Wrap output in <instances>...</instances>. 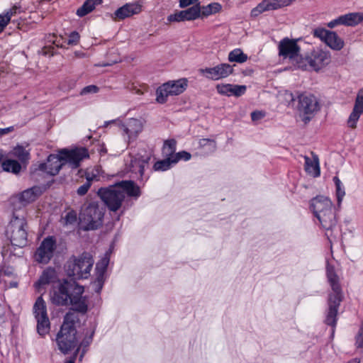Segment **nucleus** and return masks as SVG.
Segmentation results:
<instances>
[{
	"label": "nucleus",
	"instance_id": "1",
	"mask_svg": "<svg viewBox=\"0 0 363 363\" xmlns=\"http://www.w3.org/2000/svg\"><path fill=\"white\" fill-rule=\"evenodd\" d=\"M84 287L67 280L54 284L50 292V300L56 306H67L71 304V311L84 313L87 311L85 297L82 296Z\"/></svg>",
	"mask_w": 363,
	"mask_h": 363
},
{
	"label": "nucleus",
	"instance_id": "2",
	"mask_svg": "<svg viewBox=\"0 0 363 363\" xmlns=\"http://www.w3.org/2000/svg\"><path fill=\"white\" fill-rule=\"evenodd\" d=\"M98 194L110 211H116L121 208L125 194L137 197L140 195V189L132 181H122L99 189Z\"/></svg>",
	"mask_w": 363,
	"mask_h": 363
},
{
	"label": "nucleus",
	"instance_id": "3",
	"mask_svg": "<svg viewBox=\"0 0 363 363\" xmlns=\"http://www.w3.org/2000/svg\"><path fill=\"white\" fill-rule=\"evenodd\" d=\"M88 157V150L84 147L72 150H64L58 155H50L47 162L40 164L39 169L54 176L59 172L63 165L69 164L72 168H77L82 160Z\"/></svg>",
	"mask_w": 363,
	"mask_h": 363
},
{
	"label": "nucleus",
	"instance_id": "4",
	"mask_svg": "<svg viewBox=\"0 0 363 363\" xmlns=\"http://www.w3.org/2000/svg\"><path fill=\"white\" fill-rule=\"evenodd\" d=\"M326 275L332 292L329 294L328 308L324 322L326 325L334 327L336 325L337 311L343 299V295L339 277L335 272L334 266L329 261L326 263Z\"/></svg>",
	"mask_w": 363,
	"mask_h": 363
},
{
	"label": "nucleus",
	"instance_id": "5",
	"mask_svg": "<svg viewBox=\"0 0 363 363\" xmlns=\"http://www.w3.org/2000/svg\"><path fill=\"white\" fill-rule=\"evenodd\" d=\"M79 320V315L74 311H69L64 318L63 323L56 339L59 350L64 354L67 353L77 346L75 325Z\"/></svg>",
	"mask_w": 363,
	"mask_h": 363
},
{
	"label": "nucleus",
	"instance_id": "6",
	"mask_svg": "<svg viewBox=\"0 0 363 363\" xmlns=\"http://www.w3.org/2000/svg\"><path fill=\"white\" fill-rule=\"evenodd\" d=\"M279 55L284 59H289L290 62L299 69H307L308 67L317 70L314 62L309 58H303L300 54L301 48L296 40L288 38L281 40L278 45Z\"/></svg>",
	"mask_w": 363,
	"mask_h": 363
},
{
	"label": "nucleus",
	"instance_id": "7",
	"mask_svg": "<svg viewBox=\"0 0 363 363\" xmlns=\"http://www.w3.org/2000/svg\"><path fill=\"white\" fill-rule=\"evenodd\" d=\"M94 261L89 252L79 256H72L65 264L67 276L74 279H87L91 274Z\"/></svg>",
	"mask_w": 363,
	"mask_h": 363
},
{
	"label": "nucleus",
	"instance_id": "8",
	"mask_svg": "<svg viewBox=\"0 0 363 363\" xmlns=\"http://www.w3.org/2000/svg\"><path fill=\"white\" fill-rule=\"evenodd\" d=\"M289 96L299 118L304 123H308L311 120L318 104L315 96L308 92L298 94L296 99L294 97L292 94H289Z\"/></svg>",
	"mask_w": 363,
	"mask_h": 363
},
{
	"label": "nucleus",
	"instance_id": "9",
	"mask_svg": "<svg viewBox=\"0 0 363 363\" xmlns=\"http://www.w3.org/2000/svg\"><path fill=\"white\" fill-rule=\"evenodd\" d=\"M104 211L96 203H91L80 213L79 224L84 230L97 229L102 225Z\"/></svg>",
	"mask_w": 363,
	"mask_h": 363
},
{
	"label": "nucleus",
	"instance_id": "10",
	"mask_svg": "<svg viewBox=\"0 0 363 363\" xmlns=\"http://www.w3.org/2000/svg\"><path fill=\"white\" fill-rule=\"evenodd\" d=\"M27 223L23 217L19 218L13 216V219L11 220L7 233L10 237L12 246L18 247H23L27 245Z\"/></svg>",
	"mask_w": 363,
	"mask_h": 363
},
{
	"label": "nucleus",
	"instance_id": "11",
	"mask_svg": "<svg viewBox=\"0 0 363 363\" xmlns=\"http://www.w3.org/2000/svg\"><path fill=\"white\" fill-rule=\"evenodd\" d=\"M188 80L181 78L171 80L159 86L156 91V100L160 104L167 101L168 96H177L183 93L187 88Z\"/></svg>",
	"mask_w": 363,
	"mask_h": 363
},
{
	"label": "nucleus",
	"instance_id": "12",
	"mask_svg": "<svg viewBox=\"0 0 363 363\" xmlns=\"http://www.w3.org/2000/svg\"><path fill=\"white\" fill-rule=\"evenodd\" d=\"M33 314L37 321V330L40 335L44 336L49 333L50 323L47 313V306L42 296H39L33 308Z\"/></svg>",
	"mask_w": 363,
	"mask_h": 363
},
{
	"label": "nucleus",
	"instance_id": "13",
	"mask_svg": "<svg viewBox=\"0 0 363 363\" xmlns=\"http://www.w3.org/2000/svg\"><path fill=\"white\" fill-rule=\"evenodd\" d=\"M109 123L117 124L127 135L128 141H134L143 130L145 121L140 118H129L123 123L118 119L106 121L104 125L107 126Z\"/></svg>",
	"mask_w": 363,
	"mask_h": 363
},
{
	"label": "nucleus",
	"instance_id": "14",
	"mask_svg": "<svg viewBox=\"0 0 363 363\" xmlns=\"http://www.w3.org/2000/svg\"><path fill=\"white\" fill-rule=\"evenodd\" d=\"M335 213L332 201L325 196L319 197V223L323 228L329 230L335 223Z\"/></svg>",
	"mask_w": 363,
	"mask_h": 363
},
{
	"label": "nucleus",
	"instance_id": "15",
	"mask_svg": "<svg viewBox=\"0 0 363 363\" xmlns=\"http://www.w3.org/2000/svg\"><path fill=\"white\" fill-rule=\"evenodd\" d=\"M56 240L52 236L45 238L34 255L35 260L41 264H47L53 257L56 250Z\"/></svg>",
	"mask_w": 363,
	"mask_h": 363
},
{
	"label": "nucleus",
	"instance_id": "16",
	"mask_svg": "<svg viewBox=\"0 0 363 363\" xmlns=\"http://www.w3.org/2000/svg\"><path fill=\"white\" fill-rule=\"evenodd\" d=\"M199 72L206 78L211 80H219L226 78L233 72V66L221 63L213 67L200 69Z\"/></svg>",
	"mask_w": 363,
	"mask_h": 363
},
{
	"label": "nucleus",
	"instance_id": "17",
	"mask_svg": "<svg viewBox=\"0 0 363 363\" xmlns=\"http://www.w3.org/2000/svg\"><path fill=\"white\" fill-rule=\"evenodd\" d=\"M199 4H196L184 10L176 11L167 16L169 23L191 21L200 18Z\"/></svg>",
	"mask_w": 363,
	"mask_h": 363
},
{
	"label": "nucleus",
	"instance_id": "18",
	"mask_svg": "<svg viewBox=\"0 0 363 363\" xmlns=\"http://www.w3.org/2000/svg\"><path fill=\"white\" fill-rule=\"evenodd\" d=\"M319 39L323 41L330 48L340 51L345 46V42L335 31L319 28Z\"/></svg>",
	"mask_w": 363,
	"mask_h": 363
},
{
	"label": "nucleus",
	"instance_id": "19",
	"mask_svg": "<svg viewBox=\"0 0 363 363\" xmlns=\"http://www.w3.org/2000/svg\"><path fill=\"white\" fill-rule=\"evenodd\" d=\"M363 114V89L359 90L355 99L354 107L347 120V126L352 130L357 127V122Z\"/></svg>",
	"mask_w": 363,
	"mask_h": 363
},
{
	"label": "nucleus",
	"instance_id": "20",
	"mask_svg": "<svg viewBox=\"0 0 363 363\" xmlns=\"http://www.w3.org/2000/svg\"><path fill=\"white\" fill-rule=\"evenodd\" d=\"M363 21L362 13H349L331 21L327 24L330 28H333L340 25L354 26Z\"/></svg>",
	"mask_w": 363,
	"mask_h": 363
},
{
	"label": "nucleus",
	"instance_id": "21",
	"mask_svg": "<svg viewBox=\"0 0 363 363\" xmlns=\"http://www.w3.org/2000/svg\"><path fill=\"white\" fill-rule=\"evenodd\" d=\"M142 11V5L138 2L125 4L118 8L112 14L111 18L114 21H121L126 18H130L133 15L138 14Z\"/></svg>",
	"mask_w": 363,
	"mask_h": 363
},
{
	"label": "nucleus",
	"instance_id": "22",
	"mask_svg": "<svg viewBox=\"0 0 363 363\" xmlns=\"http://www.w3.org/2000/svg\"><path fill=\"white\" fill-rule=\"evenodd\" d=\"M42 194L39 187L35 186L28 189L17 196L19 203L23 206H26L30 203L35 201Z\"/></svg>",
	"mask_w": 363,
	"mask_h": 363
},
{
	"label": "nucleus",
	"instance_id": "23",
	"mask_svg": "<svg viewBox=\"0 0 363 363\" xmlns=\"http://www.w3.org/2000/svg\"><path fill=\"white\" fill-rule=\"evenodd\" d=\"M57 278L56 271L51 267H48L43 272L38 281L35 284V286L38 290H40L45 285L54 283Z\"/></svg>",
	"mask_w": 363,
	"mask_h": 363
},
{
	"label": "nucleus",
	"instance_id": "24",
	"mask_svg": "<svg viewBox=\"0 0 363 363\" xmlns=\"http://www.w3.org/2000/svg\"><path fill=\"white\" fill-rule=\"evenodd\" d=\"M150 160L149 154L137 155L132 160L131 165L133 171L138 172L140 176H143L146 167H148V163Z\"/></svg>",
	"mask_w": 363,
	"mask_h": 363
},
{
	"label": "nucleus",
	"instance_id": "25",
	"mask_svg": "<svg viewBox=\"0 0 363 363\" xmlns=\"http://www.w3.org/2000/svg\"><path fill=\"white\" fill-rule=\"evenodd\" d=\"M311 154L313 155V158H310L308 156L304 157V168L308 175L315 178L318 176V157L314 155L313 153Z\"/></svg>",
	"mask_w": 363,
	"mask_h": 363
},
{
	"label": "nucleus",
	"instance_id": "26",
	"mask_svg": "<svg viewBox=\"0 0 363 363\" xmlns=\"http://www.w3.org/2000/svg\"><path fill=\"white\" fill-rule=\"evenodd\" d=\"M19 7L14 6L9 11L3 14H0V33L4 30L8 23L11 21L13 16L20 13Z\"/></svg>",
	"mask_w": 363,
	"mask_h": 363
},
{
	"label": "nucleus",
	"instance_id": "27",
	"mask_svg": "<svg viewBox=\"0 0 363 363\" xmlns=\"http://www.w3.org/2000/svg\"><path fill=\"white\" fill-rule=\"evenodd\" d=\"M199 9L200 18H203L218 13L221 10L222 6L219 3L213 2L206 6H201L199 4Z\"/></svg>",
	"mask_w": 363,
	"mask_h": 363
},
{
	"label": "nucleus",
	"instance_id": "28",
	"mask_svg": "<svg viewBox=\"0 0 363 363\" xmlns=\"http://www.w3.org/2000/svg\"><path fill=\"white\" fill-rule=\"evenodd\" d=\"M101 0H86L83 5L77 11V14L79 17H83L91 12L96 7L101 3Z\"/></svg>",
	"mask_w": 363,
	"mask_h": 363
},
{
	"label": "nucleus",
	"instance_id": "29",
	"mask_svg": "<svg viewBox=\"0 0 363 363\" xmlns=\"http://www.w3.org/2000/svg\"><path fill=\"white\" fill-rule=\"evenodd\" d=\"M177 141L174 139H169L164 142L162 149V155L167 158L174 159L173 156L176 155Z\"/></svg>",
	"mask_w": 363,
	"mask_h": 363
},
{
	"label": "nucleus",
	"instance_id": "30",
	"mask_svg": "<svg viewBox=\"0 0 363 363\" xmlns=\"http://www.w3.org/2000/svg\"><path fill=\"white\" fill-rule=\"evenodd\" d=\"M248 59V57L240 48H236L230 51L228 54V60L230 62L243 63Z\"/></svg>",
	"mask_w": 363,
	"mask_h": 363
},
{
	"label": "nucleus",
	"instance_id": "31",
	"mask_svg": "<svg viewBox=\"0 0 363 363\" xmlns=\"http://www.w3.org/2000/svg\"><path fill=\"white\" fill-rule=\"evenodd\" d=\"M79 174L80 177H85L86 182L91 183L94 181H98L99 179V170L98 168H91L86 170H79Z\"/></svg>",
	"mask_w": 363,
	"mask_h": 363
},
{
	"label": "nucleus",
	"instance_id": "32",
	"mask_svg": "<svg viewBox=\"0 0 363 363\" xmlns=\"http://www.w3.org/2000/svg\"><path fill=\"white\" fill-rule=\"evenodd\" d=\"M199 145L205 153H211L216 149V143L215 140L208 138L200 139L199 141Z\"/></svg>",
	"mask_w": 363,
	"mask_h": 363
},
{
	"label": "nucleus",
	"instance_id": "33",
	"mask_svg": "<svg viewBox=\"0 0 363 363\" xmlns=\"http://www.w3.org/2000/svg\"><path fill=\"white\" fill-rule=\"evenodd\" d=\"M2 168L6 172L17 174L21 169V164L16 160H7L2 162Z\"/></svg>",
	"mask_w": 363,
	"mask_h": 363
},
{
	"label": "nucleus",
	"instance_id": "34",
	"mask_svg": "<svg viewBox=\"0 0 363 363\" xmlns=\"http://www.w3.org/2000/svg\"><path fill=\"white\" fill-rule=\"evenodd\" d=\"M173 164L174 163H173L172 159L166 157L155 162L153 169L155 171H166L170 169Z\"/></svg>",
	"mask_w": 363,
	"mask_h": 363
},
{
	"label": "nucleus",
	"instance_id": "35",
	"mask_svg": "<svg viewBox=\"0 0 363 363\" xmlns=\"http://www.w3.org/2000/svg\"><path fill=\"white\" fill-rule=\"evenodd\" d=\"M333 181L336 187V196L338 207H340L342 199L345 195L344 188L342 186V183L337 177L333 178Z\"/></svg>",
	"mask_w": 363,
	"mask_h": 363
},
{
	"label": "nucleus",
	"instance_id": "36",
	"mask_svg": "<svg viewBox=\"0 0 363 363\" xmlns=\"http://www.w3.org/2000/svg\"><path fill=\"white\" fill-rule=\"evenodd\" d=\"M105 281V273H100L96 272V279L92 283L93 288L95 291L99 293L104 286Z\"/></svg>",
	"mask_w": 363,
	"mask_h": 363
},
{
	"label": "nucleus",
	"instance_id": "37",
	"mask_svg": "<svg viewBox=\"0 0 363 363\" xmlns=\"http://www.w3.org/2000/svg\"><path fill=\"white\" fill-rule=\"evenodd\" d=\"M11 155L18 157L21 161L23 162L28 159V153L22 146H17L11 152Z\"/></svg>",
	"mask_w": 363,
	"mask_h": 363
},
{
	"label": "nucleus",
	"instance_id": "38",
	"mask_svg": "<svg viewBox=\"0 0 363 363\" xmlns=\"http://www.w3.org/2000/svg\"><path fill=\"white\" fill-rule=\"evenodd\" d=\"M109 263V255L106 252L104 257L96 263V272L100 273H106L107 266Z\"/></svg>",
	"mask_w": 363,
	"mask_h": 363
},
{
	"label": "nucleus",
	"instance_id": "39",
	"mask_svg": "<svg viewBox=\"0 0 363 363\" xmlns=\"http://www.w3.org/2000/svg\"><path fill=\"white\" fill-rule=\"evenodd\" d=\"M233 85L230 84H220L216 85V90L218 94L228 96H231Z\"/></svg>",
	"mask_w": 363,
	"mask_h": 363
},
{
	"label": "nucleus",
	"instance_id": "40",
	"mask_svg": "<svg viewBox=\"0 0 363 363\" xmlns=\"http://www.w3.org/2000/svg\"><path fill=\"white\" fill-rule=\"evenodd\" d=\"M191 154L186 151H181L176 153L175 155L173 156L174 159H172L173 163L177 164L179 160L188 161L191 159Z\"/></svg>",
	"mask_w": 363,
	"mask_h": 363
},
{
	"label": "nucleus",
	"instance_id": "41",
	"mask_svg": "<svg viewBox=\"0 0 363 363\" xmlns=\"http://www.w3.org/2000/svg\"><path fill=\"white\" fill-rule=\"evenodd\" d=\"M65 225L74 224L77 220V214L75 211H69L63 218Z\"/></svg>",
	"mask_w": 363,
	"mask_h": 363
},
{
	"label": "nucleus",
	"instance_id": "42",
	"mask_svg": "<svg viewBox=\"0 0 363 363\" xmlns=\"http://www.w3.org/2000/svg\"><path fill=\"white\" fill-rule=\"evenodd\" d=\"M355 346L357 349L363 350V323L355 336Z\"/></svg>",
	"mask_w": 363,
	"mask_h": 363
},
{
	"label": "nucleus",
	"instance_id": "43",
	"mask_svg": "<svg viewBox=\"0 0 363 363\" xmlns=\"http://www.w3.org/2000/svg\"><path fill=\"white\" fill-rule=\"evenodd\" d=\"M246 86L233 84L232 89L231 96H240L243 95L246 91Z\"/></svg>",
	"mask_w": 363,
	"mask_h": 363
},
{
	"label": "nucleus",
	"instance_id": "44",
	"mask_svg": "<svg viewBox=\"0 0 363 363\" xmlns=\"http://www.w3.org/2000/svg\"><path fill=\"white\" fill-rule=\"evenodd\" d=\"M330 53L328 51H319V64L323 65H328L330 62Z\"/></svg>",
	"mask_w": 363,
	"mask_h": 363
},
{
	"label": "nucleus",
	"instance_id": "45",
	"mask_svg": "<svg viewBox=\"0 0 363 363\" xmlns=\"http://www.w3.org/2000/svg\"><path fill=\"white\" fill-rule=\"evenodd\" d=\"M99 88L96 86V85H89V86H86L85 87H84L79 94L81 96H85V95H88V94H96L97 92H99Z\"/></svg>",
	"mask_w": 363,
	"mask_h": 363
},
{
	"label": "nucleus",
	"instance_id": "46",
	"mask_svg": "<svg viewBox=\"0 0 363 363\" xmlns=\"http://www.w3.org/2000/svg\"><path fill=\"white\" fill-rule=\"evenodd\" d=\"M79 40V35L77 32H72L67 39L68 45H77Z\"/></svg>",
	"mask_w": 363,
	"mask_h": 363
},
{
	"label": "nucleus",
	"instance_id": "47",
	"mask_svg": "<svg viewBox=\"0 0 363 363\" xmlns=\"http://www.w3.org/2000/svg\"><path fill=\"white\" fill-rule=\"evenodd\" d=\"M199 0H179V6L181 9H185L189 6H194L198 3Z\"/></svg>",
	"mask_w": 363,
	"mask_h": 363
},
{
	"label": "nucleus",
	"instance_id": "48",
	"mask_svg": "<svg viewBox=\"0 0 363 363\" xmlns=\"http://www.w3.org/2000/svg\"><path fill=\"white\" fill-rule=\"evenodd\" d=\"M91 184L89 182H86L83 185L80 186L77 189V194L80 196H83L86 194L89 189L90 188Z\"/></svg>",
	"mask_w": 363,
	"mask_h": 363
},
{
	"label": "nucleus",
	"instance_id": "49",
	"mask_svg": "<svg viewBox=\"0 0 363 363\" xmlns=\"http://www.w3.org/2000/svg\"><path fill=\"white\" fill-rule=\"evenodd\" d=\"M318 199L316 197L313 198L310 201V210L313 212L315 217L318 218V211H316V205Z\"/></svg>",
	"mask_w": 363,
	"mask_h": 363
},
{
	"label": "nucleus",
	"instance_id": "50",
	"mask_svg": "<svg viewBox=\"0 0 363 363\" xmlns=\"http://www.w3.org/2000/svg\"><path fill=\"white\" fill-rule=\"evenodd\" d=\"M264 116V114L262 111H253L251 113V118L253 121H258L262 118Z\"/></svg>",
	"mask_w": 363,
	"mask_h": 363
},
{
	"label": "nucleus",
	"instance_id": "51",
	"mask_svg": "<svg viewBox=\"0 0 363 363\" xmlns=\"http://www.w3.org/2000/svg\"><path fill=\"white\" fill-rule=\"evenodd\" d=\"M14 130L13 126H10L6 128H0V136L6 135Z\"/></svg>",
	"mask_w": 363,
	"mask_h": 363
},
{
	"label": "nucleus",
	"instance_id": "52",
	"mask_svg": "<svg viewBox=\"0 0 363 363\" xmlns=\"http://www.w3.org/2000/svg\"><path fill=\"white\" fill-rule=\"evenodd\" d=\"M11 249H10V247H8L7 248L6 247H4L3 250H2V252H1V254H2V256L4 257H6V256H10V254H11Z\"/></svg>",
	"mask_w": 363,
	"mask_h": 363
},
{
	"label": "nucleus",
	"instance_id": "53",
	"mask_svg": "<svg viewBox=\"0 0 363 363\" xmlns=\"http://www.w3.org/2000/svg\"><path fill=\"white\" fill-rule=\"evenodd\" d=\"M92 335H93V333H91V335L87 339L84 340L82 344L86 343V345H89L90 343V342L91 341V340H92Z\"/></svg>",
	"mask_w": 363,
	"mask_h": 363
},
{
	"label": "nucleus",
	"instance_id": "54",
	"mask_svg": "<svg viewBox=\"0 0 363 363\" xmlns=\"http://www.w3.org/2000/svg\"><path fill=\"white\" fill-rule=\"evenodd\" d=\"M8 274V275H9V274H11V271H10V270H9V269H7V270H1V271H0V274Z\"/></svg>",
	"mask_w": 363,
	"mask_h": 363
},
{
	"label": "nucleus",
	"instance_id": "55",
	"mask_svg": "<svg viewBox=\"0 0 363 363\" xmlns=\"http://www.w3.org/2000/svg\"><path fill=\"white\" fill-rule=\"evenodd\" d=\"M313 33L314 37L318 38V29H314L313 31Z\"/></svg>",
	"mask_w": 363,
	"mask_h": 363
},
{
	"label": "nucleus",
	"instance_id": "56",
	"mask_svg": "<svg viewBox=\"0 0 363 363\" xmlns=\"http://www.w3.org/2000/svg\"><path fill=\"white\" fill-rule=\"evenodd\" d=\"M347 363H359V361L357 360V359H354L348 362Z\"/></svg>",
	"mask_w": 363,
	"mask_h": 363
},
{
	"label": "nucleus",
	"instance_id": "57",
	"mask_svg": "<svg viewBox=\"0 0 363 363\" xmlns=\"http://www.w3.org/2000/svg\"><path fill=\"white\" fill-rule=\"evenodd\" d=\"M65 363H74L73 360L67 361Z\"/></svg>",
	"mask_w": 363,
	"mask_h": 363
}]
</instances>
